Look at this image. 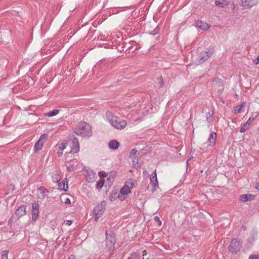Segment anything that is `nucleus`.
<instances>
[{"mask_svg": "<svg viewBox=\"0 0 259 259\" xmlns=\"http://www.w3.org/2000/svg\"><path fill=\"white\" fill-rule=\"evenodd\" d=\"M115 48H112L114 53H118V50L115 46H114Z\"/></svg>", "mask_w": 259, "mask_h": 259, "instance_id": "nucleus-46", "label": "nucleus"}, {"mask_svg": "<svg viewBox=\"0 0 259 259\" xmlns=\"http://www.w3.org/2000/svg\"><path fill=\"white\" fill-rule=\"evenodd\" d=\"M213 51L210 50L200 52L198 56V62L200 64L203 63L210 56L212 55Z\"/></svg>", "mask_w": 259, "mask_h": 259, "instance_id": "nucleus-7", "label": "nucleus"}, {"mask_svg": "<svg viewBox=\"0 0 259 259\" xmlns=\"http://www.w3.org/2000/svg\"><path fill=\"white\" fill-rule=\"evenodd\" d=\"M68 259H76V257L74 255H71L69 257Z\"/></svg>", "mask_w": 259, "mask_h": 259, "instance_id": "nucleus-48", "label": "nucleus"}, {"mask_svg": "<svg viewBox=\"0 0 259 259\" xmlns=\"http://www.w3.org/2000/svg\"><path fill=\"white\" fill-rule=\"evenodd\" d=\"M127 259H130V257H128Z\"/></svg>", "mask_w": 259, "mask_h": 259, "instance_id": "nucleus-54", "label": "nucleus"}, {"mask_svg": "<svg viewBox=\"0 0 259 259\" xmlns=\"http://www.w3.org/2000/svg\"><path fill=\"white\" fill-rule=\"evenodd\" d=\"M26 213V207L24 205H21L19 206L15 212L16 215L18 218H20L21 217L25 215Z\"/></svg>", "mask_w": 259, "mask_h": 259, "instance_id": "nucleus-14", "label": "nucleus"}, {"mask_svg": "<svg viewBox=\"0 0 259 259\" xmlns=\"http://www.w3.org/2000/svg\"><path fill=\"white\" fill-rule=\"evenodd\" d=\"M119 193L120 195V201H124L130 193V187L127 184V183L121 188Z\"/></svg>", "mask_w": 259, "mask_h": 259, "instance_id": "nucleus-10", "label": "nucleus"}, {"mask_svg": "<svg viewBox=\"0 0 259 259\" xmlns=\"http://www.w3.org/2000/svg\"><path fill=\"white\" fill-rule=\"evenodd\" d=\"M137 153V150L135 149H132L131 151V154L135 155Z\"/></svg>", "mask_w": 259, "mask_h": 259, "instance_id": "nucleus-43", "label": "nucleus"}, {"mask_svg": "<svg viewBox=\"0 0 259 259\" xmlns=\"http://www.w3.org/2000/svg\"><path fill=\"white\" fill-rule=\"evenodd\" d=\"M131 259H139V255L137 253H133L131 255Z\"/></svg>", "mask_w": 259, "mask_h": 259, "instance_id": "nucleus-32", "label": "nucleus"}, {"mask_svg": "<svg viewBox=\"0 0 259 259\" xmlns=\"http://www.w3.org/2000/svg\"><path fill=\"white\" fill-rule=\"evenodd\" d=\"M196 26L199 28L203 30H207L210 26L206 22H203L201 21H198L196 22Z\"/></svg>", "mask_w": 259, "mask_h": 259, "instance_id": "nucleus-15", "label": "nucleus"}, {"mask_svg": "<svg viewBox=\"0 0 259 259\" xmlns=\"http://www.w3.org/2000/svg\"><path fill=\"white\" fill-rule=\"evenodd\" d=\"M67 144V143H62L59 146V149L60 151H63L65 148H66V145Z\"/></svg>", "mask_w": 259, "mask_h": 259, "instance_id": "nucleus-30", "label": "nucleus"}, {"mask_svg": "<svg viewBox=\"0 0 259 259\" xmlns=\"http://www.w3.org/2000/svg\"><path fill=\"white\" fill-rule=\"evenodd\" d=\"M241 6L245 9H250L256 6L259 2L258 0H241Z\"/></svg>", "mask_w": 259, "mask_h": 259, "instance_id": "nucleus-9", "label": "nucleus"}, {"mask_svg": "<svg viewBox=\"0 0 259 259\" xmlns=\"http://www.w3.org/2000/svg\"><path fill=\"white\" fill-rule=\"evenodd\" d=\"M106 236L107 247L109 251H112L114 249V245L116 242L115 234L111 231H110V233H108V232L106 231Z\"/></svg>", "mask_w": 259, "mask_h": 259, "instance_id": "nucleus-3", "label": "nucleus"}, {"mask_svg": "<svg viewBox=\"0 0 259 259\" xmlns=\"http://www.w3.org/2000/svg\"><path fill=\"white\" fill-rule=\"evenodd\" d=\"M106 206V201H103L100 204L97 205L94 207L93 211L95 215L96 221H97L98 218L104 213Z\"/></svg>", "mask_w": 259, "mask_h": 259, "instance_id": "nucleus-5", "label": "nucleus"}, {"mask_svg": "<svg viewBox=\"0 0 259 259\" xmlns=\"http://www.w3.org/2000/svg\"><path fill=\"white\" fill-rule=\"evenodd\" d=\"M104 184V181L102 180V179H100L98 182H97V185H96V188L97 189H101L103 185Z\"/></svg>", "mask_w": 259, "mask_h": 259, "instance_id": "nucleus-25", "label": "nucleus"}, {"mask_svg": "<svg viewBox=\"0 0 259 259\" xmlns=\"http://www.w3.org/2000/svg\"><path fill=\"white\" fill-rule=\"evenodd\" d=\"M249 125H248V123H245L243 125V126L240 128V132L244 133L245 132L248 128Z\"/></svg>", "mask_w": 259, "mask_h": 259, "instance_id": "nucleus-28", "label": "nucleus"}, {"mask_svg": "<svg viewBox=\"0 0 259 259\" xmlns=\"http://www.w3.org/2000/svg\"><path fill=\"white\" fill-rule=\"evenodd\" d=\"M72 146L71 147V149L70 151V153L74 154L78 152L79 150V146L78 142V140L76 138H74L72 140Z\"/></svg>", "mask_w": 259, "mask_h": 259, "instance_id": "nucleus-12", "label": "nucleus"}, {"mask_svg": "<svg viewBox=\"0 0 259 259\" xmlns=\"http://www.w3.org/2000/svg\"><path fill=\"white\" fill-rule=\"evenodd\" d=\"M154 220L155 222H157L158 223V225L160 226L161 225V221L160 220L159 218L157 216H156L154 217Z\"/></svg>", "mask_w": 259, "mask_h": 259, "instance_id": "nucleus-34", "label": "nucleus"}, {"mask_svg": "<svg viewBox=\"0 0 259 259\" xmlns=\"http://www.w3.org/2000/svg\"><path fill=\"white\" fill-rule=\"evenodd\" d=\"M132 162L133 166L136 168H138L141 166V163L138 162V159H136V158H134L132 160Z\"/></svg>", "mask_w": 259, "mask_h": 259, "instance_id": "nucleus-24", "label": "nucleus"}, {"mask_svg": "<svg viewBox=\"0 0 259 259\" xmlns=\"http://www.w3.org/2000/svg\"><path fill=\"white\" fill-rule=\"evenodd\" d=\"M59 110L54 109L45 114L46 116L48 117H52L56 115L59 112Z\"/></svg>", "mask_w": 259, "mask_h": 259, "instance_id": "nucleus-22", "label": "nucleus"}, {"mask_svg": "<svg viewBox=\"0 0 259 259\" xmlns=\"http://www.w3.org/2000/svg\"><path fill=\"white\" fill-rule=\"evenodd\" d=\"M49 193V191L43 187H40L38 189V197L39 199H42L45 197L47 196Z\"/></svg>", "mask_w": 259, "mask_h": 259, "instance_id": "nucleus-13", "label": "nucleus"}, {"mask_svg": "<svg viewBox=\"0 0 259 259\" xmlns=\"http://www.w3.org/2000/svg\"><path fill=\"white\" fill-rule=\"evenodd\" d=\"M110 179H111V178H107V180H110Z\"/></svg>", "mask_w": 259, "mask_h": 259, "instance_id": "nucleus-53", "label": "nucleus"}, {"mask_svg": "<svg viewBox=\"0 0 259 259\" xmlns=\"http://www.w3.org/2000/svg\"><path fill=\"white\" fill-rule=\"evenodd\" d=\"M119 143L115 140H112L109 143V147L110 149L116 150L118 148Z\"/></svg>", "mask_w": 259, "mask_h": 259, "instance_id": "nucleus-17", "label": "nucleus"}, {"mask_svg": "<svg viewBox=\"0 0 259 259\" xmlns=\"http://www.w3.org/2000/svg\"><path fill=\"white\" fill-rule=\"evenodd\" d=\"M138 32H136L135 33H134V34H133V35H136V34H138Z\"/></svg>", "mask_w": 259, "mask_h": 259, "instance_id": "nucleus-52", "label": "nucleus"}, {"mask_svg": "<svg viewBox=\"0 0 259 259\" xmlns=\"http://www.w3.org/2000/svg\"><path fill=\"white\" fill-rule=\"evenodd\" d=\"M254 195L252 194H243L240 196V200L242 202H245L247 201L252 200L254 198Z\"/></svg>", "mask_w": 259, "mask_h": 259, "instance_id": "nucleus-16", "label": "nucleus"}, {"mask_svg": "<svg viewBox=\"0 0 259 259\" xmlns=\"http://www.w3.org/2000/svg\"><path fill=\"white\" fill-rule=\"evenodd\" d=\"M249 259H259L258 255H251L249 257Z\"/></svg>", "mask_w": 259, "mask_h": 259, "instance_id": "nucleus-35", "label": "nucleus"}, {"mask_svg": "<svg viewBox=\"0 0 259 259\" xmlns=\"http://www.w3.org/2000/svg\"><path fill=\"white\" fill-rule=\"evenodd\" d=\"M32 221L34 223L36 222L38 218L39 214V204L37 201H35L32 204Z\"/></svg>", "mask_w": 259, "mask_h": 259, "instance_id": "nucleus-8", "label": "nucleus"}, {"mask_svg": "<svg viewBox=\"0 0 259 259\" xmlns=\"http://www.w3.org/2000/svg\"><path fill=\"white\" fill-rule=\"evenodd\" d=\"M73 169V165H71L67 166V170L68 172H70V171H72Z\"/></svg>", "mask_w": 259, "mask_h": 259, "instance_id": "nucleus-36", "label": "nucleus"}, {"mask_svg": "<svg viewBox=\"0 0 259 259\" xmlns=\"http://www.w3.org/2000/svg\"><path fill=\"white\" fill-rule=\"evenodd\" d=\"M242 247L240 241L236 238L233 239L229 246V250L233 253H236Z\"/></svg>", "mask_w": 259, "mask_h": 259, "instance_id": "nucleus-6", "label": "nucleus"}, {"mask_svg": "<svg viewBox=\"0 0 259 259\" xmlns=\"http://www.w3.org/2000/svg\"><path fill=\"white\" fill-rule=\"evenodd\" d=\"M246 103L243 102L240 106H238L235 107L234 111L236 113H240L242 111V108L245 106Z\"/></svg>", "mask_w": 259, "mask_h": 259, "instance_id": "nucleus-23", "label": "nucleus"}, {"mask_svg": "<svg viewBox=\"0 0 259 259\" xmlns=\"http://www.w3.org/2000/svg\"><path fill=\"white\" fill-rule=\"evenodd\" d=\"M108 119L111 124L117 129H122L125 127L126 125V122L125 120L121 119L117 116L113 115L111 116H108Z\"/></svg>", "mask_w": 259, "mask_h": 259, "instance_id": "nucleus-2", "label": "nucleus"}, {"mask_svg": "<svg viewBox=\"0 0 259 259\" xmlns=\"http://www.w3.org/2000/svg\"><path fill=\"white\" fill-rule=\"evenodd\" d=\"M58 187L61 190L67 191L68 189L67 182L65 181L64 180L62 181V182L58 184Z\"/></svg>", "mask_w": 259, "mask_h": 259, "instance_id": "nucleus-19", "label": "nucleus"}, {"mask_svg": "<svg viewBox=\"0 0 259 259\" xmlns=\"http://www.w3.org/2000/svg\"><path fill=\"white\" fill-rule=\"evenodd\" d=\"M9 251L7 250H4L2 254V259H8Z\"/></svg>", "mask_w": 259, "mask_h": 259, "instance_id": "nucleus-29", "label": "nucleus"}, {"mask_svg": "<svg viewBox=\"0 0 259 259\" xmlns=\"http://www.w3.org/2000/svg\"><path fill=\"white\" fill-rule=\"evenodd\" d=\"M64 224L66 225L70 226L72 224V220H67L64 222Z\"/></svg>", "mask_w": 259, "mask_h": 259, "instance_id": "nucleus-37", "label": "nucleus"}, {"mask_svg": "<svg viewBox=\"0 0 259 259\" xmlns=\"http://www.w3.org/2000/svg\"><path fill=\"white\" fill-rule=\"evenodd\" d=\"M62 153H63L62 151H60V150H59V151L57 152V155H58L59 157L61 156L62 155Z\"/></svg>", "mask_w": 259, "mask_h": 259, "instance_id": "nucleus-45", "label": "nucleus"}, {"mask_svg": "<svg viewBox=\"0 0 259 259\" xmlns=\"http://www.w3.org/2000/svg\"><path fill=\"white\" fill-rule=\"evenodd\" d=\"M103 63L105 64H109L111 63L110 59H103Z\"/></svg>", "mask_w": 259, "mask_h": 259, "instance_id": "nucleus-38", "label": "nucleus"}, {"mask_svg": "<svg viewBox=\"0 0 259 259\" xmlns=\"http://www.w3.org/2000/svg\"><path fill=\"white\" fill-rule=\"evenodd\" d=\"M48 138V135H47V134H43V135H42L40 137L39 139L38 140V141L41 142H43V144H44V143L47 140Z\"/></svg>", "mask_w": 259, "mask_h": 259, "instance_id": "nucleus-26", "label": "nucleus"}, {"mask_svg": "<svg viewBox=\"0 0 259 259\" xmlns=\"http://www.w3.org/2000/svg\"><path fill=\"white\" fill-rule=\"evenodd\" d=\"M216 138L217 134L214 132H211L209 134L207 141L202 145L201 148L202 150H205L209 147L213 146L215 143Z\"/></svg>", "mask_w": 259, "mask_h": 259, "instance_id": "nucleus-4", "label": "nucleus"}, {"mask_svg": "<svg viewBox=\"0 0 259 259\" xmlns=\"http://www.w3.org/2000/svg\"><path fill=\"white\" fill-rule=\"evenodd\" d=\"M118 198L120 200V195L119 192L117 191H112L109 196V199L111 201H114L116 199Z\"/></svg>", "mask_w": 259, "mask_h": 259, "instance_id": "nucleus-18", "label": "nucleus"}, {"mask_svg": "<svg viewBox=\"0 0 259 259\" xmlns=\"http://www.w3.org/2000/svg\"><path fill=\"white\" fill-rule=\"evenodd\" d=\"M74 133L82 137H91L92 135V127L89 123L80 122L74 129Z\"/></svg>", "mask_w": 259, "mask_h": 259, "instance_id": "nucleus-1", "label": "nucleus"}, {"mask_svg": "<svg viewBox=\"0 0 259 259\" xmlns=\"http://www.w3.org/2000/svg\"><path fill=\"white\" fill-rule=\"evenodd\" d=\"M64 203L66 204H70L71 203V201H70V200L69 198H66L64 200Z\"/></svg>", "mask_w": 259, "mask_h": 259, "instance_id": "nucleus-39", "label": "nucleus"}, {"mask_svg": "<svg viewBox=\"0 0 259 259\" xmlns=\"http://www.w3.org/2000/svg\"><path fill=\"white\" fill-rule=\"evenodd\" d=\"M131 42H132V41H131ZM133 43H131V48H130V49H131V51H132L133 50V47L132 46V45H133Z\"/></svg>", "mask_w": 259, "mask_h": 259, "instance_id": "nucleus-51", "label": "nucleus"}, {"mask_svg": "<svg viewBox=\"0 0 259 259\" xmlns=\"http://www.w3.org/2000/svg\"><path fill=\"white\" fill-rule=\"evenodd\" d=\"M215 4L217 6L224 8L228 5V2L226 1H223L222 2H221L219 0H216L215 1Z\"/></svg>", "mask_w": 259, "mask_h": 259, "instance_id": "nucleus-21", "label": "nucleus"}, {"mask_svg": "<svg viewBox=\"0 0 259 259\" xmlns=\"http://www.w3.org/2000/svg\"><path fill=\"white\" fill-rule=\"evenodd\" d=\"M150 184L153 187V191H155L158 188V184L157 178L156 170L150 176Z\"/></svg>", "mask_w": 259, "mask_h": 259, "instance_id": "nucleus-11", "label": "nucleus"}, {"mask_svg": "<svg viewBox=\"0 0 259 259\" xmlns=\"http://www.w3.org/2000/svg\"><path fill=\"white\" fill-rule=\"evenodd\" d=\"M214 82L215 83H214V84L217 85V83L218 82V83H222V81L220 79H215V80H214Z\"/></svg>", "mask_w": 259, "mask_h": 259, "instance_id": "nucleus-44", "label": "nucleus"}, {"mask_svg": "<svg viewBox=\"0 0 259 259\" xmlns=\"http://www.w3.org/2000/svg\"><path fill=\"white\" fill-rule=\"evenodd\" d=\"M100 174L103 176V177H105L106 176V173L104 172V171H100Z\"/></svg>", "mask_w": 259, "mask_h": 259, "instance_id": "nucleus-47", "label": "nucleus"}, {"mask_svg": "<svg viewBox=\"0 0 259 259\" xmlns=\"http://www.w3.org/2000/svg\"><path fill=\"white\" fill-rule=\"evenodd\" d=\"M43 142H41L38 140L35 143L34 146V150L35 152H36L41 149L43 146Z\"/></svg>", "mask_w": 259, "mask_h": 259, "instance_id": "nucleus-20", "label": "nucleus"}, {"mask_svg": "<svg viewBox=\"0 0 259 259\" xmlns=\"http://www.w3.org/2000/svg\"><path fill=\"white\" fill-rule=\"evenodd\" d=\"M158 80H159V83L161 85V87L163 85V79L161 77H160L159 78H158Z\"/></svg>", "mask_w": 259, "mask_h": 259, "instance_id": "nucleus-42", "label": "nucleus"}, {"mask_svg": "<svg viewBox=\"0 0 259 259\" xmlns=\"http://www.w3.org/2000/svg\"><path fill=\"white\" fill-rule=\"evenodd\" d=\"M159 32V29L158 27H156L153 31L149 32V34L152 35H155L158 34Z\"/></svg>", "mask_w": 259, "mask_h": 259, "instance_id": "nucleus-31", "label": "nucleus"}, {"mask_svg": "<svg viewBox=\"0 0 259 259\" xmlns=\"http://www.w3.org/2000/svg\"><path fill=\"white\" fill-rule=\"evenodd\" d=\"M254 63L255 64H259V56L253 61Z\"/></svg>", "mask_w": 259, "mask_h": 259, "instance_id": "nucleus-41", "label": "nucleus"}, {"mask_svg": "<svg viewBox=\"0 0 259 259\" xmlns=\"http://www.w3.org/2000/svg\"><path fill=\"white\" fill-rule=\"evenodd\" d=\"M135 186V184L131 183V187L130 189H132L133 187Z\"/></svg>", "mask_w": 259, "mask_h": 259, "instance_id": "nucleus-50", "label": "nucleus"}, {"mask_svg": "<svg viewBox=\"0 0 259 259\" xmlns=\"http://www.w3.org/2000/svg\"><path fill=\"white\" fill-rule=\"evenodd\" d=\"M255 188L257 190H259V182L256 184Z\"/></svg>", "mask_w": 259, "mask_h": 259, "instance_id": "nucleus-49", "label": "nucleus"}, {"mask_svg": "<svg viewBox=\"0 0 259 259\" xmlns=\"http://www.w3.org/2000/svg\"><path fill=\"white\" fill-rule=\"evenodd\" d=\"M138 29V23L136 22H134V23L131 25V31H137Z\"/></svg>", "mask_w": 259, "mask_h": 259, "instance_id": "nucleus-27", "label": "nucleus"}, {"mask_svg": "<svg viewBox=\"0 0 259 259\" xmlns=\"http://www.w3.org/2000/svg\"><path fill=\"white\" fill-rule=\"evenodd\" d=\"M254 120L253 117H250L246 123H248V125H249L251 122Z\"/></svg>", "mask_w": 259, "mask_h": 259, "instance_id": "nucleus-40", "label": "nucleus"}, {"mask_svg": "<svg viewBox=\"0 0 259 259\" xmlns=\"http://www.w3.org/2000/svg\"><path fill=\"white\" fill-rule=\"evenodd\" d=\"M212 114H210V113H208L206 115V119L208 122H210L211 121L212 118Z\"/></svg>", "mask_w": 259, "mask_h": 259, "instance_id": "nucleus-33", "label": "nucleus"}]
</instances>
